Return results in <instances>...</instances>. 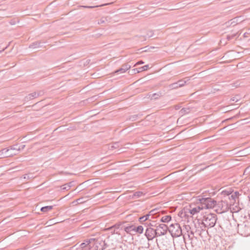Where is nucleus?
I'll return each mask as SVG.
<instances>
[{
  "mask_svg": "<svg viewBox=\"0 0 250 250\" xmlns=\"http://www.w3.org/2000/svg\"><path fill=\"white\" fill-rule=\"evenodd\" d=\"M197 200L203 207V209L215 208L216 205V201L210 197L198 196Z\"/></svg>",
  "mask_w": 250,
  "mask_h": 250,
  "instance_id": "obj_1",
  "label": "nucleus"
},
{
  "mask_svg": "<svg viewBox=\"0 0 250 250\" xmlns=\"http://www.w3.org/2000/svg\"><path fill=\"white\" fill-rule=\"evenodd\" d=\"M244 220L237 224L238 232L244 236L250 235V221L244 219Z\"/></svg>",
  "mask_w": 250,
  "mask_h": 250,
  "instance_id": "obj_2",
  "label": "nucleus"
},
{
  "mask_svg": "<svg viewBox=\"0 0 250 250\" xmlns=\"http://www.w3.org/2000/svg\"><path fill=\"white\" fill-rule=\"evenodd\" d=\"M217 219V215L215 214H207L203 217L202 224L203 225L205 228H212L215 225Z\"/></svg>",
  "mask_w": 250,
  "mask_h": 250,
  "instance_id": "obj_3",
  "label": "nucleus"
},
{
  "mask_svg": "<svg viewBox=\"0 0 250 250\" xmlns=\"http://www.w3.org/2000/svg\"><path fill=\"white\" fill-rule=\"evenodd\" d=\"M202 209H203V207L201 206V204L199 206L193 208H191V207H190L189 208H185L183 210H182L181 213V217H186L187 216H188L187 214L189 213L191 215L190 216L191 217L192 215L197 214L200 212L201 210Z\"/></svg>",
  "mask_w": 250,
  "mask_h": 250,
  "instance_id": "obj_4",
  "label": "nucleus"
},
{
  "mask_svg": "<svg viewBox=\"0 0 250 250\" xmlns=\"http://www.w3.org/2000/svg\"><path fill=\"white\" fill-rule=\"evenodd\" d=\"M168 231L173 237H178L182 234V229L178 223L172 224L168 228Z\"/></svg>",
  "mask_w": 250,
  "mask_h": 250,
  "instance_id": "obj_5",
  "label": "nucleus"
},
{
  "mask_svg": "<svg viewBox=\"0 0 250 250\" xmlns=\"http://www.w3.org/2000/svg\"><path fill=\"white\" fill-rule=\"evenodd\" d=\"M216 208L215 210L217 213L221 214L224 213L228 210V204L227 203L223 201L216 202V205L215 207Z\"/></svg>",
  "mask_w": 250,
  "mask_h": 250,
  "instance_id": "obj_6",
  "label": "nucleus"
},
{
  "mask_svg": "<svg viewBox=\"0 0 250 250\" xmlns=\"http://www.w3.org/2000/svg\"><path fill=\"white\" fill-rule=\"evenodd\" d=\"M167 229H168L167 226L164 224H161L157 226L155 229L156 236L158 237L165 235L167 232Z\"/></svg>",
  "mask_w": 250,
  "mask_h": 250,
  "instance_id": "obj_7",
  "label": "nucleus"
},
{
  "mask_svg": "<svg viewBox=\"0 0 250 250\" xmlns=\"http://www.w3.org/2000/svg\"><path fill=\"white\" fill-rule=\"evenodd\" d=\"M145 234L148 241L152 240L155 237H157L155 229L151 227L146 229Z\"/></svg>",
  "mask_w": 250,
  "mask_h": 250,
  "instance_id": "obj_8",
  "label": "nucleus"
},
{
  "mask_svg": "<svg viewBox=\"0 0 250 250\" xmlns=\"http://www.w3.org/2000/svg\"><path fill=\"white\" fill-rule=\"evenodd\" d=\"M9 149L5 148L0 150V159L6 158L13 155H16L17 153H9Z\"/></svg>",
  "mask_w": 250,
  "mask_h": 250,
  "instance_id": "obj_9",
  "label": "nucleus"
},
{
  "mask_svg": "<svg viewBox=\"0 0 250 250\" xmlns=\"http://www.w3.org/2000/svg\"><path fill=\"white\" fill-rule=\"evenodd\" d=\"M131 68V65L128 64V63H125L122 65V67L119 69L115 71V73H125L126 71L129 69Z\"/></svg>",
  "mask_w": 250,
  "mask_h": 250,
  "instance_id": "obj_10",
  "label": "nucleus"
},
{
  "mask_svg": "<svg viewBox=\"0 0 250 250\" xmlns=\"http://www.w3.org/2000/svg\"><path fill=\"white\" fill-rule=\"evenodd\" d=\"M148 68L149 65L148 64L145 65L143 66L132 69L131 71V74L138 73L147 70Z\"/></svg>",
  "mask_w": 250,
  "mask_h": 250,
  "instance_id": "obj_11",
  "label": "nucleus"
},
{
  "mask_svg": "<svg viewBox=\"0 0 250 250\" xmlns=\"http://www.w3.org/2000/svg\"><path fill=\"white\" fill-rule=\"evenodd\" d=\"M43 43L44 42H42L41 41L35 42L31 43L29 45V47L30 48L37 49L40 47H42L43 46Z\"/></svg>",
  "mask_w": 250,
  "mask_h": 250,
  "instance_id": "obj_12",
  "label": "nucleus"
},
{
  "mask_svg": "<svg viewBox=\"0 0 250 250\" xmlns=\"http://www.w3.org/2000/svg\"><path fill=\"white\" fill-rule=\"evenodd\" d=\"M36 98H37L36 92H34L33 93L29 94L28 95L25 96L24 98V101L28 102L29 101L33 100Z\"/></svg>",
  "mask_w": 250,
  "mask_h": 250,
  "instance_id": "obj_13",
  "label": "nucleus"
},
{
  "mask_svg": "<svg viewBox=\"0 0 250 250\" xmlns=\"http://www.w3.org/2000/svg\"><path fill=\"white\" fill-rule=\"evenodd\" d=\"M191 109L192 108L189 107H184L180 110L179 114L181 116H183L189 113L191 110Z\"/></svg>",
  "mask_w": 250,
  "mask_h": 250,
  "instance_id": "obj_14",
  "label": "nucleus"
},
{
  "mask_svg": "<svg viewBox=\"0 0 250 250\" xmlns=\"http://www.w3.org/2000/svg\"><path fill=\"white\" fill-rule=\"evenodd\" d=\"M148 214L149 215V216H151L152 218H155L160 215V212L157 211V208H155L150 210Z\"/></svg>",
  "mask_w": 250,
  "mask_h": 250,
  "instance_id": "obj_15",
  "label": "nucleus"
},
{
  "mask_svg": "<svg viewBox=\"0 0 250 250\" xmlns=\"http://www.w3.org/2000/svg\"><path fill=\"white\" fill-rule=\"evenodd\" d=\"M73 185H74L73 181L69 182L66 184H64V185L62 186L61 189L62 190H68L71 188V187L73 186Z\"/></svg>",
  "mask_w": 250,
  "mask_h": 250,
  "instance_id": "obj_16",
  "label": "nucleus"
},
{
  "mask_svg": "<svg viewBox=\"0 0 250 250\" xmlns=\"http://www.w3.org/2000/svg\"><path fill=\"white\" fill-rule=\"evenodd\" d=\"M96 240V238H89L85 240L84 241V242L82 243L81 244V246L82 248H83L85 247H86L87 245H89L90 244H91L92 242L95 241Z\"/></svg>",
  "mask_w": 250,
  "mask_h": 250,
  "instance_id": "obj_17",
  "label": "nucleus"
},
{
  "mask_svg": "<svg viewBox=\"0 0 250 250\" xmlns=\"http://www.w3.org/2000/svg\"><path fill=\"white\" fill-rule=\"evenodd\" d=\"M162 96V92H158L157 93H153L152 95H149V97H150V100H157L159 97Z\"/></svg>",
  "mask_w": 250,
  "mask_h": 250,
  "instance_id": "obj_18",
  "label": "nucleus"
},
{
  "mask_svg": "<svg viewBox=\"0 0 250 250\" xmlns=\"http://www.w3.org/2000/svg\"><path fill=\"white\" fill-rule=\"evenodd\" d=\"M149 217H150L149 215L148 214H146L144 216L140 217L139 218V221L141 223H143L144 222L147 221V220L150 221L151 220L149 219Z\"/></svg>",
  "mask_w": 250,
  "mask_h": 250,
  "instance_id": "obj_19",
  "label": "nucleus"
},
{
  "mask_svg": "<svg viewBox=\"0 0 250 250\" xmlns=\"http://www.w3.org/2000/svg\"><path fill=\"white\" fill-rule=\"evenodd\" d=\"M120 147V144L118 142H115L112 144H109L108 148L110 150H114V149L118 148Z\"/></svg>",
  "mask_w": 250,
  "mask_h": 250,
  "instance_id": "obj_20",
  "label": "nucleus"
},
{
  "mask_svg": "<svg viewBox=\"0 0 250 250\" xmlns=\"http://www.w3.org/2000/svg\"><path fill=\"white\" fill-rule=\"evenodd\" d=\"M238 34V32H231V33L229 35H227L226 37V40L227 41H230L231 39L235 38L237 36V35Z\"/></svg>",
  "mask_w": 250,
  "mask_h": 250,
  "instance_id": "obj_21",
  "label": "nucleus"
},
{
  "mask_svg": "<svg viewBox=\"0 0 250 250\" xmlns=\"http://www.w3.org/2000/svg\"><path fill=\"white\" fill-rule=\"evenodd\" d=\"M53 208V206H47L41 208V211L43 212H47Z\"/></svg>",
  "mask_w": 250,
  "mask_h": 250,
  "instance_id": "obj_22",
  "label": "nucleus"
},
{
  "mask_svg": "<svg viewBox=\"0 0 250 250\" xmlns=\"http://www.w3.org/2000/svg\"><path fill=\"white\" fill-rule=\"evenodd\" d=\"M171 220V216L170 215H167L163 216L161 219V222L164 223H168Z\"/></svg>",
  "mask_w": 250,
  "mask_h": 250,
  "instance_id": "obj_23",
  "label": "nucleus"
},
{
  "mask_svg": "<svg viewBox=\"0 0 250 250\" xmlns=\"http://www.w3.org/2000/svg\"><path fill=\"white\" fill-rule=\"evenodd\" d=\"M135 229V226L134 225H130L129 226H127L125 228L124 230L127 233H130L131 231H134Z\"/></svg>",
  "mask_w": 250,
  "mask_h": 250,
  "instance_id": "obj_24",
  "label": "nucleus"
},
{
  "mask_svg": "<svg viewBox=\"0 0 250 250\" xmlns=\"http://www.w3.org/2000/svg\"><path fill=\"white\" fill-rule=\"evenodd\" d=\"M144 230V228L142 226H138L137 227L135 226V229L134 232L138 233L141 234L143 233Z\"/></svg>",
  "mask_w": 250,
  "mask_h": 250,
  "instance_id": "obj_25",
  "label": "nucleus"
},
{
  "mask_svg": "<svg viewBox=\"0 0 250 250\" xmlns=\"http://www.w3.org/2000/svg\"><path fill=\"white\" fill-rule=\"evenodd\" d=\"M153 35V31L152 30H149V31H147L146 35L143 36L142 37L144 38L143 41H146L147 38H150V37H152Z\"/></svg>",
  "mask_w": 250,
  "mask_h": 250,
  "instance_id": "obj_26",
  "label": "nucleus"
},
{
  "mask_svg": "<svg viewBox=\"0 0 250 250\" xmlns=\"http://www.w3.org/2000/svg\"><path fill=\"white\" fill-rule=\"evenodd\" d=\"M241 195L238 191H235L234 192H232L231 194L230 198L234 200V201H236V199L238 198L239 196Z\"/></svg>",
  "mask_w": 250,
  "mask_h": 250,
  "instance_id": "obj_27",
  "label": "nucleus"
},
{
  "mask_svg": "<svg viewBox=\"0 0 250 250\" xmlns=\"http://www.w3.org/2000/svg\"><path fill=\"white\" fill-rule=\"evenodd\" d=\"M108 19H109L108 17H102L99 20H98V23L99 24L105 23L107 21H108Z\"/></svg>",
  "mask_w": 250,
  "mask_h": 250,
  "instance_id": "obj_28",
  "label": "nucleus"
},
{
  "mask_svg": "<svg viewBox=\"0 0 250 250\" xmlns=\"http://www.w3.org/2000/svg\"><path fill=\"white\" fill-rule=\"evenodd\" d=\"M94 242V244L95 245V250H99V247H100L101 245L100 239L96 238V240Z\"/></svg>",
  "mask_w": 250,
  "mask_h": 250,
  "instance_id": "obj_29",
  "label": "nucleus"
},
{
  "mask_svg": "<svg viewBox=\"0 0 250 250\" xmlns=\"http://www.w3.org/2000/svg\"><path fill=\"white\" fill-rule=\"evenodd\" d=\"M141 115H139V114L131 115L128 117L127 120H129L131 121H134L137 120L138 119V118H139V117Z\"/></svg>",
  "mask_w": 250,
  "mask_h": 250,
  "instance_id": "obj_30",
  "label": "nucleus"
},
{
  "mask_svg": "<svg viewBox=\"0 0 250 250\" xmlns=\"http://www.w3.org/2000/svg\"><path fill=\"white\" fill-rule=\"evenodd\" d=\"M179 86L178 84V82L174 83H171L168 85V88L170 89H174L179 88Z\"/></svg>",
  "mask_w": 250,
  "mask_h": 250,
  "instance_id": "obj_31",
  "label": "nucleus"
},
{
  "mask_svg": "<svg viewBox=\"0 0 250 250\" xmlns=\"http://www.w3.org/2000/svg\"><path fill=\"white\" fill-rule=\"evenodd\" d=\"M34 178V177L33 176V174L31 173L25 174L23 175V178L24 179H26V180H30V179H33Z\"/></svg>",
  "mask_w": 250,
  "mask_h": 250,
  "instance_id": "obj_32",
  "label": "nucleus"
},
{
  "mask_svg": "<svg viewBox=\"0 0 250 250\" xmlns=\"http://www.w3.org/2000/svg\"><path fill=\"white\" fill-rule=\"evenodd\" d=\"M115 228L118 229L119 226H117L116 225L112 226V227H109L106 229V230H111L112 234L115 233V229H113Z\"/></svg>",
  "mask_w": 250,
  "mask_h": 250,
  "instance_id": "obj_33",
  "label": "nucleus"
},
{
  "mask_svg": "<svg viewBox=\"0 0 250 250\" xmlns=\"http://www.w3.org/2000/svg\"><path fill=\"white\" fill-rule=\"evenodd\" d=\"M108 4H107V3H104V4L100 5H96V6H82V7H83L84 8H95V7H101V6H104L107 5Z\"/></svg>",
  "mask_w": 250,
  "mask_h": 250,
  "instance_id": "obj_34",
  "label": "nucleus"
},
{
  "mask_svg": "<svg viewBox=\"0 0 250 250\" xmlns=\"http://www.w3.org/2000/svg\"><path fill=\"white\" fill-rule=\"evenodd\" d=\"M238 18H235L231 20H230L228 22L229 24L230 25H231L232 24H234V25L237 24V21H238Z\"/></svg>",
  "mask_w": 250,
  "mask_h": 250,
  "instance_id": "obj_35",
  "label": "nucleus"
},
{
  "mask_svg": "<svg viewBox=\"0 0 250 250\" xmlns=\"http://www.w3.org/2000/svg\"><path fill=\"white\" fill-rule=\"evenodd\" d=\"M144 194L143 192L142 191H136L135 192L133 196L136 198H139L140 197H141Z\"/></svg>",
  "mask_w": 250,
  "mask_h": 250,
  "instance_id": "obj_36",
  "label": "nucleus"
},
{
  "mask_svg": "<svg viewBox=\"0 0 250 250\" xmlns=\"http://www.w3.org/2000/svg\"><path fill=\"white\" fill-rule=\"evenodd\" d=\"M177 82H178V84L179 87H182V86H184L185 84L186 83L187 81H185L184 80H180L178 81Z\"/></svg>",
  "mask_w": 250,
  "mask_h": 250,
  "instance_id": "obj_37",
  "label": "nucleus"
},
{
  "mask_svg": "<svg viewBox=\"0 0 250 250\" xmlns=\"http://www.w3.org/2000/svg\"><path fill=\"white\" fill-rule=\"evenodd\" d=\"M146 224L147 225V227L151 228L152 227L156 228L157 226V224L154 221H152L151 222H150L149 223H146Z\"/></svg>",
  "mask_w": 250,
  "mask_h": 250,
  "instance_id": "obj_38",
  "label": "nucleus"
},
{
  "mask_svg": "<svg viewBox=\"0 0 250 250\" xmlns=\"http://www.w3.org/2000/svg\"><path fill=\"white\" fill-rule=\"evenodd\" d=\"M8 149H9L10 150H17L18 151V144H16L13 146H11L9 147V148H7Z\"/></svg>",
  "mask_w": 250,
  "mask_h": 250,
  "instance_id": "obj_39",
  "label": "nucleus"
},
{
  "mask_svg": "<svg viewBox=\"0 0 250 250\" xmlns=\"http://www.w3.org/2000/svg\"><path fill=\"white\" fill-rule=\"evenodd\" d=\"M231 193H232V192L230 190H223L222 191V194L224 195L229 196V195H230Z\"/></svg>",
  "mask_w": 250,
  "mask_h": 250,
  "instance_id": "obj_40",
  "label": "nucleus"
},
{
  "mask_svg": "<svg viewBox=\"0 0 250 250\" xmlns=\"http://www.w3.org/2000/svg\"><path fill=\"white\" fill-rule=\"evenodd\" d=\"M45 93V91L43 90H39L36 92L37 97L43 95Z\"/></svg>",
  "mask_w": 250,
  "mask_h": 250,
  "instance_id": "obj_41",
  "label": "nucleus"
},
{
  "mask_svg": "<svg viewBox=\"0 0 250 250\" xmlns=\"http://www.w3.org/2000/svg\"><path fill=\"white\" fill-rule=\"evenodd\" d=\"M154 47H150V48H148L147 46H145L144 47H143V48H141L140 49V50H141V52H147L148 49H150V48H153Z\"/></svg>",
  "mask_w": 250,
  "mask_h": 250,
  "instance_id": "obj_42",
  "label": "nucleus"
},
{
  "mask_svg": "<svg viewBox=\"0 0 250 250\" xmlns=\"http://www.w3.org/2000/svg\"><path fill=\"white\" fill-rule=\"evenodd\" d=\"M239 100V99L236 96L235 97H233L232 98H231L230 100V101H232V102H238V101Z\"/></svg>",
  "mask_w": 250,
  "mask_h": 250,
  "instance_id": "obj_43",
  "label": "nucleus"
},
{
  "mask_svg": "<svg viewBox=\"0 0 250 250\" xmlns=\"http://www.w3.org/2000/svg\"><path fill=\"white\" fill-rule=\"evenodd\" d=\"M100 242L101 244H103L105 249L108 246L107 243H106L104 241L100 239Z\"/></svg>",
  "mask_w": 250,
  "mask_h": 250,
  "instance_id": "obj_44",
  "label": "nucleus"
},
{
  "mask_svg": "<svg viewBox=\"0 0 250 250\" xmlns=\"http://www.w3.org/2000/svg\"><path fill=\"white\" fill-rule=\"evenodd\" d=\"M143 63H144V62L143 61L141 60V61H138V62H137L134 64V66H136V65H137L142 64H143Z\"/></svg>",
  "mask_w": 250,
  "mask_h": 250,
  "instance_id": "obj_45",
  "label": "nucleus"
},
{
  "mask_svg": "<svg viewBox=\"0 0 250 250\" xmlns=\"http://www.w3.org/2000/svg\"><path fill=\"white\" fill-rule=\"evenodd\" d=\"M25 147V145H21L20 146L18 147V151H21V150H23Z\"/></svg>",
  "mask_w": 250,
  "mask_h": 250,
  "instance_id": "obj_46",
  "label": "nucleus"
},
{
  "mask_svg": "<svg viewBox=\"0 0 250 250\" xmlns=\"http://www.w3.org/2000/svg\"><path fill=\"white\" fill-rule=\"evenodd\" d=\"M99 250H104L105 249L103 244H101L100 247H99Z\"/></svg>",
  "mask_w": 250,
  "mask_h": 250,
  "instance_id": "obj_47",
  "label": "nucleus"
},
{
  "mask_svg": "<svg viewBox=\"0 0 250 250\" xmlns=\"http://www.w3.org/2000/svg\"><path fill=\"white\" fill-rule=\"evenodd\" d=\"M220 42L221 43H224V45H225V44H227V42L225 41V39H222L221 41H220Z\"/></svg>",
  "mask_w": 250,
  "mask_h": 250,
  "instance_id": "obj_48",
  "label": "nucleus"
},
{
  "mask_svg": "<svg viewBox=\"0 0 250 250\" xmlns=\"http://www.w3.org/2000/svg\"><path fill=\"white\" fill-rule=\"evenodd\" d=\"M81 200L82 199L81 198H79L78 199H77V202H78L79 203H81Z\"/></svg>",
  "mask_w": 250,
  "mask_h": 250,
  "instance_id": "obj_49",
  "label": "nucleus"
},
{
  "mask_svg": "<svg viewBox=\"0 0 250 250\" xmlns=\"http://www.w3.org/2000/svg\"><path fill=\"white\" fill-rule=\"evenodd\" d=\"M7 48V46H6L3 49H2V50H0V53H1V52H2L3 51H4L5 49H6Z\"/></svg>",
  "mask_w": 250,
  "mask_h": 250,
  "instance_id": "obj_50",
  "label": "nucleus"
},
{
  "mask_svg": "<svg viewBox=\"0 0 250 250\" xmlns=\"http://www.w3.org/2000/svg\"><path fill=\"white\" fill-rule=\"evenodd\" d=\"M179 106H176V107H175L176 109H179Z\"/></svg>",
  "mask_w": 250,
  "mask_h": 250,
  "instance_id": "obj_51",
  "label": "nucleus"
},
{
  "mask_svg": "<svg viewBox=\"0 0 250 250\" xmlns=\"http://www.w3.org/2000/svg\"><path fill=\"white\" fill-rule=\"evenodd\" d=\"M241 35V33H239V34L238 35H237V36L236 37V38H238L239 36Z\"/></svg>",
  "mask_w": 250,
  "mask_h": 250,
  "instance_id": "obj_52",
  "label": "nucleus"
},
{
  "mask_svg": "<svg viewBox=\"0 0 250 250\" xmlns=\"http://www.w3.org/2000/svg\"><path fill=\"white\" fill-rule=\"evenodd\" d=\"M188 237L190 238V235L188 234Z\"/></svg>",
  "mask_w": 250,
  "mask_h": 250,
  "instance_id": "obj_53",
  "label": "nucleus"
},
{
  "mask_svg": "<svg viewBox=\"0 0 250 250\" xmlns=\"http://www.w3.org/2000/svg\"><path fill=\"white\" fill-rule=\"evenodd\" d=\"M108 5L110 4V3H108ZM110 4H112V2H110Z\"/></svg>",
  "mask_w": 250,
  "mask_h": 250,
  "instance_id": "obj_54",
  "label": "nucleus"
}]
</instances>
